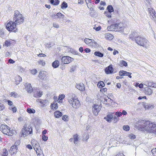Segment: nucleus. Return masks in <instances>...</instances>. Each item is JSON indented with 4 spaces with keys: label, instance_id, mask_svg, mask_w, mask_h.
Instances as JSON below:
<instances>
[{
    "label": "nucleus",
    "instance_id": "obj_1",
    "mask_svg": "<svg viewBox=\"0 0 156 156\" xmlns=\"http://www.w3.org/2000/svg\"><path fill=\"white\" fill-rule=\"evenodd\" d=\"M135 126L143 130L156 133V124L150 121L140 120L135 123Z\"/></svg>",
    "mask_w": 156,
    "mask_h": 156
},
{
    "label": "nucleus",
    "instance_id": "obj_2",
    "mask_svg": "<svg viewBox=\"0 0 156 156\" xmlns=\"http://www.w3.org/2000/svg\"><path fill=\"white\" fill-rule=\"evenodd\" d=\"M0 130L4 134L9 136H13L16 132L15 130L12 129L7 125L3 124L0 125Z\"/></svg>",
    "mask_w": 156,
    "mask_h": 156
},
{
    "label": "nucleus",
    "instance_id": "obj_3",
    "mask_svg": "<svg viewBox=\"0 0 156 156\" xmlns=\"http://www.w3.org/2000/svg\"><path fill=\"white\" fill-rule=\"evenodd\" d=\"M134 40L139 45L146 48H148L149 46L148 40L145 38L140 36L135 37Z\"/></svg>",
    "mask_w": 156,
    "mask_h": 156
},
{
    "label": "nucleus",
    "instance_id": "obj_4",
    "mask_svg": "<svg viewBox=\"0 0 156 156\" xmlns=\"http://www.w3.org/2000/svg\"><path fill=\"white\" fill-rule=\"evenodd\" d=\"M70 98V99L69 100V103L70 105L74 108L76 109L79 108L81 104L76 95L73 94H72Z\"/></svg>",
    "mask_w": 156,
    "mask_h": 156
},
{
    "label": "nucleus",
    "instance_id": "obj_5",
    "mask_svg": "<svg viewBox=\"0 0 156 156\" xmlns=\"http://www.w3.org/2000/svg\"><path fill=\"white\" fill-rule=\"evenodd\" d=\"M33 133V128L29 125L25 124L22 129L21 133L23 137H25Z\"/></svg>",
    "mask_w": 156,
    "mask_h": 156
},
{
    "label": "nucleus",
    "instance_id": "obj_6",
    "mask_svg": "<svg viewBox=\"0 0 156 156\" xmlns=\"http://www.w3.org/2000/svg\"><path fill=\"white\" fill-rule=\"evenodd\" d=\"M31 144L36 152L37 156H44L38 142L35 140H32Z\"/></svg>",
    "mask_w": 156,
    "mask_h": 156
},
{
    "label": "nucleus",
    "instance_id": "obj_7",
    "mask_svg": "<svg viewBox=\"0 0 156 156\" xmlns=\"http://www.w3.org/2000/svg\"><path fill=\"white\" fill-rule=\"evenodd\" d=\"M13 20L16 24L19 25L23 22V17L22 15L20 13L19 11L16 10L15 11Z\"/></svg>",
    "mask_w": 156,
    "mask_h": 156
},
{
    "label": "nucleus",
    "instance_id": "obj_8",
    "mask_svg": "<svg viewBox=\"0 0 156 156\" xmlns=\"http://www.w3.org/2000/svg\"><path fill=\"white\" fill-rule=\"evenodd\" d=\"M6 29L9 32H16L17 31L18 29L16 27V24L12 21H10L8 22L6 26Z\"/></svg>",
    "mask_w": 156,
    "mask_h": 156
},
{
    "label": "nucleus",
    "instance_id": "obj_9",
    "mask_svg": "<svg viewBox=\"0 0 156 156\" xmlns=\"http://www.w3.org/2000/svg\"><path fill=\"white\" fill-rule=\"evenodd\" d=\"M43 92L38 88L34 89L33 92V96L34 98H39L43 95Z\"/></svg>",
    "mask_w": 156,
    "mask_h": 156
},
{
    "label": "nucleus",
    "instance_id": "obj_10",
    "mask_svg": "<svg viewBox=\"0 0 156 156\" xmlns=\"http://www.w3.org/2000/svg\"><path fill=\"white\" fill-rule=\"evenodd\" d=\"M149 13L152 16L154 21L156 20V12L152 8H149L148 9Z\"/></svg>",
    "mask_w": 156,
    "mask_h": 156
},
{
    "label": "nucleus",
    "instance_id": "obj_11",
    "mask_svg": "<svg viewBox=\"0 0 156 156\" xmlns=\"http://www.w3.org/2000/svg\"><path fill=\"white\" fill-rule=\"evenodd\" d=\"M36 101L39 102L40 104V106L41 107H44L47 105L48 104V101L47 100H43L41 99H37Z\"/></svg>",
    "mask_w": 156,
    "mask_h": 156
},
{
    "label": "nucleus",
    "instance_id": "obj_12",
    "mask_svg": "<svg viewBox=\"0 0 156 156\" xmlns=\"http://www.w3.org/2000/svg\"><path fill=\"white\" fill-rule=\"evenodd\" d=\"M25 89L28 93H31L33 92V89L30 83H26L25 84Z\"/></svg>",
    "mask_w": 156,
    "mask_h": 156
},
{
    "label": "nucleus",
    "instance_id": "obj_13",
    "mask_svg": "<svg viewBox=\"0 0 156 156\" xmlns=\"http://www.w3.org/2000/svg\"><path fill=\"white\" fill-rule=\"evenodd\" d=\"M114 113H109L107 115L106 117L104 118V119H106V121L109 122H111V119H113L114 118Z\"/></svg>",
    "mask_w": 156,
    "mask_h": 156
},
{
    "label": "nucleus",
    "instance_id": "obj_14",
    "mask_svg": "<svg viewBox=\"0 0 156 156\" xmlns=\"http://www.w3.org/2000/svg\"><path fill=\"white\" fill-rule=\"evenodd\" d=\"M119 75L120 76H128L130 78H131L132 77L131 76L132 73H129L123 70H121L119 72Z\"/></svg>",
    "mask_w": 156,
    "mask_h": 156
},
{
    "label": "nucleus",
    "instance_id": "obj_15",
    "mask_svg": "<svg viewBox=\"0 0 156 156\" xmlns=\"http://www.w3.org/2000/svg\"><path fill=\"white\" fill-rule=\"evenodd\" d=\"M113 71L112 65H110L105 69V71L107 74L112 73Z\"/></svg>",
    "mask_w": 156,
    "mask_h": 156
},
{
    "label": "nucleus",
    "instance_id": "obj_16",
    "mask_svg": "<svg viewBox=\"0 0 156 156\" xmlns=\"http://www.w3.org/2000/svg\"><path fill=\"white\" fill-rule=\"evenodd\" d=\"M15 82L16 85H18L22 80V78L19 75H16L15 77Z\"/></svg>",
    "mask_w": 156,
    "mask_h": 156
},
{
    "label": "nucleus",
    "instance_id": "obj_17",
    "mask_svg": "<svg viewBox=\"0 0 156 156\" xmlns=\"http://www.w3.org/2000/svg\"><path fill=\"white\" fill-rule=\"evenodd\" d=\"M60 65L59 61L58 60H56L52 63V66L54 68H57Z\"/></svg>",
    "mask_w": 156,
    "mask_h": 156
},
{
    "label": "nucleus",
    "instance_id": "obj_18",
    "mask_svg": "<svg viewBox=\"0 0 156 156\" xmlns=\"http://www.w3.org/2000/svg\"><path fill=\"white\" fill-rule=\"evenodd\" d=\"M18 147L17 146L13 145L10 148L9 151L14 154L17 152Z\"/></svg>",
    "mask_w": 156,
    "mask_h": 156
},
{
    "label": "nucleus",
    "instance_id": "obj_19",
    "mask_svg": "<svg viewBox=\"0 0 156 156\" xmlns=\"http://www.w3.org/2000/svg\"><path fill=\"white\" fill-rule=\"evenodd\" d=\"M119 24H114L108 27L107 29L108 30L112 31L113 28L116 29L117 27H119Z\"/></svg>",
    "mask_w": 156,
    "mask_h": 156
},
{
    "label": "nucleus",
    "instance_id": "obj_20",
    "mask_svg": "<svg viewBox=\"0 0 156 156\" xmlns=\"http://www.w3.org/2000/svg\"><path fill=\"white\" fill-rule=\"evenodd\" d=\"M51 108L53 110H55L58 108V104L56 101H54L51 105Z\"/></svg>",
    "mask_w": 156,
    "mask_h": 156
},
{
    "label": "nucleus",
    "instance_id": "obj_21",
    "mask_svg": "<svg viewBox=\"0 0 156 156\" xmlns=\"http://www.w3.org/2000/svg\"><path fill=\"white\" fill-rule=\"evenodd\" d=\"M76 87L77 89L81 91H83L85 89V87L84 84L83 83H80L76 86Z\"/></svg>",
    "mask_w": 156,
    "mask_h": 156
},
{
    "label": "nucleus",
    "instance_id": "obj_22",
    "mask_svg": "<svg viewBox=\"0 0 156 156\" xmlns=\"http://www.w3.org/2000/svg\"><path fill=\"white\" fill-rule=\"evenodd\" d=\"M44 71H40L39 74V77L42 80H43L46 76V75Z\"/></svg>",
    "mask_w": 156,
    "mask_h": 156
},
{
    "label": "nucleus",
    "instance_id": "obj_23",
    "mask_svg": "<svg viewBox=\"0 0 156 156\" xmlns=\"http://www.w3.org/2000/svg\"><path fill=\"white\" fill-rule=\"evenodd\" d=\"M145 93L148 95H151L152 93V91L151 89L146 87L144 88Z\"/></svg>",
    "mask_w": 156,
    "mask_h": 156
},
{
    "label": "nucleus",
    "instance_id": "obj_24",
    "mask_svg": "<svg viewBox=\"0 0 156 156\" xmlns=\"http://www.w3.org/2000/svg\"><path fill=\"white\" fill-rule=\"evenodd\" d=\"M54 114L55 117L56 118H59L62 115V113L58 111H56Z\"/></svg>",
    "mask_w": 156,
    "mask_h": 156
},
{
    "label": "nucleus",
    "instance_id": "obj_25",
    "mask_svg": "<svg viewBox=\"0 0 156 156\" xmlns=\"http://www.w3.org/2000/svg\"><path fill=\"white\" fill-rule=\"evenodd\" d=\"M65 98V95L64 94H60L58 97V102L59 103H62V100Z\"/></svg>",
    "mask_w": 156,
    "mask_h": 156
},
{
    "label": "nucleus",
    "instance_id": "obj_26",
    "mask_svg": "<svg viewBox=\"0 0 156 156\" xmlns=\"http://www.w3.org/2000/svg\"><path fill=\"white\" fill-rule=\"evenodd\" d=\"M62 62L64 64L68 63V57L67 56H64L62 57Z\"/></svg>",
    "mask_w": 156,
    "mask_h": 156
},
{
    "label": "nucleus",
    "instance_id": "obj_27",
    "mask_svg": "<svg viewBox=\"0 0 156 156\" xmlns=\"http://www.w3.org/2000/svg\"><path fill=\"white\" fill-rule=\"evenodd\" d=\"M85 43L88 45H91L92 42H93V40L88 38H86L84 40Z\"/></svg>",
    "mask_w": 156,
    "mask_h": 156
},
{
    "label": "nucleus",
    "instance_id": "obj_28",
    "mask_svg": "<svg viewBox=\"0 0 156 156\" xmlns=\"http://www.w3.org/2000/svg\"><path fill=\"white\" fill-rule=\"evenodd\" d=\"M79 138V136L77 134L73 136L74 143L75 144H77Z\"/></svg>",
    "mask_w": 156,
    "mask_h": 156
},
{
    "label": "nucleus",
    "instance_id": "obj_29",
    "mask_svg": "<svg viewBox=\"0 0 156 156\" xmlns=\"http://www.w3.org/2000/svg\"><path fill=\"white\" fill-rule=\"evenodd\" d=\"M77 67V65L75 64L72 66L70 67V72L71 73L74 72Z\"/></svg>",
    "mask_w": 156,
    "mask_h": 156
},
{
    "label": "nucleus",
    "instance_id": "obj_30",
    "mask_svg": "<svg viewBox=\"0 0 156 156\" xmlns=\"http://www.w3.org/2000/svg\"><path fill=\"white\" fill-rule=\"evenodd\" d=\"M50 3L54 5H57L59 3V1L58 0H50Z\"/></svg>",
    "mask_w": 156,
    "mask_h": 156
},
{
    "label": "nucleus",
    "instance_id": "obj_31",
    "mask_svg": "<svg viewBox=\"0 0 156 156\" xmlns=\"http://www.w3.org/2000/svg\"><path fill=\"white\" fill-rule=\"evenodd\" d=\"M8 154V152L7 150L5 148H4L2 150L1 155L2 156H6Z\"/></svg>",
    "mask_w": 156,
    "mask_h": 156
},
{
    "label": "nucleus",
    "instance_id": "obj_32",
    "mask_svg": "<svg viewBox=\"0 0 156 156\" xmlns=\"http://www.w3.org/2000/svg\"><path fill=\"white\" fill-rule=\"evenodd\" d=\"M10 96L11 97H13L14 98H16L17 97H19V95H18V94L17 93L15 92H12L10 94Z\"/></svg>",
    "mask_w": 156,
    "mask_h": 156
},
{
    "label": "nucleus",
    "instance_id": "obj_33",
    "mask_svg": "<svg viewBox=\"0 0 156 156\" xmlns=\"http://www.w3.org/2000/svg\"><path fill=\"white\" fill-rule=\"evenodd\" d=\"M144 107L145 109H152L153 108V105H151L149 104H145L144 105Z\"/></svg>",
    "mask_w": 156,
    "mask_h": 156
},
{
    "label": "nucleus",
    "instance_id": "obj_34",
    "mask_svg": "<svg viewBox=\"0 0 156 156\" xmlns=\"http://www.w3.org/2000/svg\"><path fill=\"white\" fill-rule=\"evenodd\" d=\"M12 44L11 41H10L6 40L5 41L4 44H3V46L8 47L10 46Z\"/></svg>",
    "mask_w": 156,
    "mask_h": 156
},
{
    "label": "nucleus",
    "instance_id": "obj_35",
    "mask_svg": "<svg viewBox=\"0 0 156 156\" xmlns=\"http://www.w3.org/2000/svg\"><path fill=\"white\" fill-rule=\"evenodd\" d=\"M94 55L97 56L102 57L103 56V54L99 51H96L94 53Z\"/></svg>",
    "mask_w": 156,
    "mask_h": 156
},
{
    "label": "nucleus",
    "instance_id": "obj_36",
    "mask_svg": "<svg viewBox=\"0 0 156 156\" xmlns=\"http://www.w3.org/2000/svg\"><path fill=\"white\" fill-rule=\"evenodd\" d=\"M27 112L30 114L34 113L35 112V111L34 109L30 108H28L27 109Z\"/></svg>",
    "mask_w": 156,
    "mask_h": 156
},
{
    "label": "nucleus",
    "instance_id": "obj_37",
    "mask_svg": "<svg viewBox=\"0 0 156 156\" xmlns=\"http://www.w3.org/2000/svg\"><path fill=\"white\" fill-rule=\"evenodd\" d=\"M98 86L100 88H101L105 86V84L102 81H100L98 83Z\"/></svg>",
    "mask_w": 156,
    "mask_h": 156
},
{
    "label": "nucleus",
    "instance_id": "obj_38",
    "mask_svg": "<svg viewBox=\"0 0 156 156\" xmlns=\"http://www.w3.org/2000/svg\"><path fill=\"white\" fill-rule=\"evenodd\" d=\"M68 5L65 2H63L61 5V7L62 9L66 8L67 7Z\"/></svg>",
    "mask_w": 156,
    "mask_h": 156
},
{
    "label": "nucleus",
    "instance_id": "obj_39",
    "mask_svg": "<svg viewBox=\"0 0 156 156\" xmlns=\"http://www.w3.org/2000/svg\"><path fill=\"white\" fill-rule=\"evenodd\" d=\"M120 66H126L127 65V62L124 61V60H122L120 62Z\"/></svg>",
    "mask_w": 156,
    "mask_h": 156
},
{
    "label": "nucleus",
    "instance_id": "obj_40",
    "mask_svg": "<svg viewBox=\"0 0 156 156\" xmlns=\"http://www.w3.org/2000/svg\"><path fill=\"white\" fill-rule=\"evenodd\" d=\"M108 12H111L113 11V8L111 5H109L107 7Z\"/></svg>",
    "mask_w": 156,
    "mask_h": 156
},
{
    "label": "nucleus",
    "instance_id": "obj_41",
    "mask_svg": "<svg viewBox=\"0 0 156 156\" xmlns=\"http://www.w3.org/2000/svg\"><path fill=\"white\" fill-rule=\"evenodd\" d=\"M93 108L95 109L98 111H99L101 109L100 106L98 105H94V106H93Z\"/></svg>",
    "mask_w": 156,
    "mask_h": 156
},
{
    "label": "nucleus",
    "instance_id": "obj_42",
    "mask_svg": "<svg viewBox=\"0 0 156 156\" xmlns=\"http://www.w3.org/2000/svg\"><path fill=\"white\" fill-rule=\"evenodd\" d=\"M69 51L71 53L74 54L78 55V53L72 48H70Z\"/></svg>",
    "mask_w": 156,
    "mask_h": 156
},
{
    "label": "nucleus",
    "instance_id": "obj_43",
    "mask_svg": "<svg viewBox=\"0 0 156 156\" xmlns=\"http://www.w3.org/2000/svg\"><path fill=\"white\" fill-rule=\"evenodd\" d=\"M30 73L33 75L36 74L37 72V70L36 69H34L31 70L30 71Z\"/></svg>",
    "mask_w": 156,
    "mask_h": 156
},
{
    "label": "nucleus",
    "instance_id": "obj_44",
    "mask_svg": "<svg viewBox=\"0 0 156 156\" xmlns=\"http://www.w3.org/2000/svg\"><path fill=\"white\" fill-rule=\"evenodd\" d=\"M94 29L95 30L97 31H98L100 30L101 29V27L100 26H96L95 25L93 27Z\"/></svg>",
    "mask_w": 156,
    "mask_h": 156
},
{
    "label": "nucleus",
    "instance_id": "obj_45",
    "mask_svg": "<svg viewBox=\"0 0 156 156\" xmlns=\"http://www.w3.org/2000/svg\"><path fill=\"white\" fill-rule=\"evenodd\" d=\"M38 62L39 65H41L42 66H44L45 64V62L43 60H40L38 61Z\"/></svg>",
    "mask_w": 156,
    "mask_h": 156
},
{
    "label": "nucleus",
    "instance_id": "obj_46",
    "mask_svg": "<svg viewBox=\"0 0 156 156\" xmlns=\"http://www.w3.org/2000/svg\"><path fill=\"white\" fill-rule=\"evenodd\" d=\"M92 111L95 115H97L99 112L97 111L95 109L93 108H92Z\"/></svg>",
    "mask_w": 156,
    "mask_h": 156
},
{
    "label": "nucleus",
    "instance_id": "obj_47",
    "mask_svg": "<svg viewBox=\"0 0 156 156\" xmlns=\"http://www.w3.org/2000/svg\"><path fill=\"white\" fill-rule=\"evenodd\" d=\"M153 82L152 81H148L146 83V85L147 86L152 87Z\"/></svg>",
    "mask_w": 156,
    "mask_h": 156
},
{
    "label": "nucleus",
    "instance_id": "obj_48",
    "mask_svg": "<svg viewBox=\"0 0 156 156\" xmlns=\"http://www.w3.org/2000/svg\"><path fill=\"white\" fill-rule=\"evenodd\" d=\"M56 16L58 17V18H62L64 16L60 12L56 14Z\"/></svg>",
    "mask_w": 156,
    "mask_h": 156
},
{
    "label": "nucleus",
    "instance_id": "obj_49",
    "mask_svg": "<svg viewBox=\"0 0 156 156\" xmlns=\"http://www.w3.org/2000/svg\"><path fill=\"white\" fill-rule=\"evenodd\" d=\"M129 138L132 139H134L136 138V136L133 134H130L129 135Z\"/></svg>",
    "mask_w": 156,
    "mask_h": 156
},
{
    "label": "nucleus",
    "instance_id": "obj_50",
    "mask_svg": "<svg viewBox=\"0 0 156 156\" xmlns=\"http://www.w3.org/2000/svg\"><path fill=\"white\" fill-rule=\"evenodd\" d=\"M10 109L12 110L13 113L16 112L17 111L16 108L14 106H12Z\"/></svg>",
    "mask_w": 156,
    "mask_h": 156
},
{
    "label": "nucleus",
    "instance_id": "obj_51",
    "mask_svg": "<svg viewBox=\"0 0 156 156\" xmlns=\"http://www.w3.org/2000/svg\"><path fill=\"white\" fill-rule=\"evenodd\" d=\"M123 129L124 130L128 131L129 129V127L128 126H124L123 127Z\"/></svg>",
    "mask_w": 156,
    "mask_h": 156
},
{
    "label": "nucleus",
    "instance_id": "obj_52",
    "mask_svg": "<svg viewBox=\"0 0 156 156\" xmlns=\"http://www.w3.org/2000/svg\"><path fill=\"white\" fill-rule=\"evenodd\" d=\"M5 107L3 104L0 103V111H2L5 109Z\"/></svg>",
    "mask_w": 156,
    "mask_h": 156
},
{
    "label": "nucleus",
    "instance_id": "obj_53",
    "mask_svg": "<svg viewBox=\"0 0 156 156\" xmlns=\"http://www.w3.org/2000/svg\"><path fill=\"white\" fill-rule=\"evenodd\" d=\"M20 140H18L16 141L15 142L14 145L16 146L17 147V146L20 145Z\"/></svg>",
    "mask_w": 156,
    "mask_h": 156
},
{
    "label": "nucleus",
    "instance_id": "obj_54",
    "mask_svg": "<svg viewBox=\"0 0 156 156\" xmlns=\"http://www.w3.org/2000/svg\"><path fill=\"white\" fill-rule=\"evenodd\" d=\"M42 139L44 141H47L48 139V137L45 135H42Z\"/></svg>",
    "mask_w": 156,
    "mask_h": 156
},
{
    "label": "nucleus",
    "instance_id": "obj_55",
    "mask_svg": "<svg viewBox=\"0 0 156 156\" xmlns=\"http://www.w3.org/2000/svg\"><path fill=\"white\" fill-rule=\"evenodd\" d=\"M115 115L117 117H120L122 115V113L120 112H117L115 113Z\"/></svg>",
    "mask_w": 156,
    "mask_h": 156
},
{
    "label": "nucleus",
    "instance_id": "obj_56",
    "mask_svg": "<svg viewBox=\"0 0 156 156\" xmlns=\"http://www.w3.org/2000/svg\"><path fill=\"white\" fill-rule=\"evenodd\" d=\"M134 34H130L129 36V38L131 39V40H133V39L134 40V38L135 37H134Z\"/></svg>",
    "mask_w": 156,
    "mask_h": 156
},
{
    "label": "nucleus",
    "instance_id": "obj_57",
    "mask_svg": "<svg viewBox=\"0 0 156 156\" xmlns=\"http://www.w3.org/2000/svg\"><path fill=\"white\" fill-rule=\"evenodd\" d=\"M37 56L38 57H45L46 56V55L45 54H43V53H40V54H39L37 55Z\"/></svg>",
    "mask_w": 156,
    "mask_h": 156
},
{
    "label": "nucleus",
    "instance_id": "obj_58",
    "mask_svg": "<svg viewBox=\"0 0 156 156\" xmlns=\"http://www.w3.org/2000/svg\"><path fill=\"white\" fill-rule=\"evenodd\" d=\"M53 26L54 27L58 28L59 27V25L56 23H54L53 24Z\"/></svg>",
    "mask_w": 156,
    "mask_h": 156
},
{
    "label": "nucleus",
    "instance_id": "obj_59",
    "mask_svg": "<svg viewBox=\"0 0 156 156\" xmlns=\"http://www.w3.org/2000/svg\"><path fill=\"white\" fill-rule=\"evenodd\" d=\"M118 31H120L122 30H123V28L122 27H120V25L119 26V27H117L116 28Z\"/></svg>",
    "mask_w": 156,
    "mask_h": 156
},
{
    "label": "nucleus",
    "instance_id": "obj_60",
    "mask_svg": "<svg viewBox=\"0 0 156 156\" xmlns=\"http://www.w3.org/2000/svg\"><path fill=\"white\" fill-rule=\"evenodd\" d=\"M68 116L66 115H64L62 117V119L65 121L67 120Z\"/></svg>",
    "mask_w": 156,
    "mask_h": 156
},
{
    "label": "nucleus",
    "instance_id": "obj_61",
    "mask_svg": "<svg viewBox=\"0 0 156 156\" xmlns=\"http://www.w3.org/2000/svg\"><path fill=\"white\" fill-rule=\"evenodd\" d=\"M8 62L10 64H13L15 62V61L12 59H10L8 60Z\"/></svg>",
    "mask_w": 156,
    "mask_h": 156
},
{
    "label": "nucleus",
    "instance_id": "obj_62",
    "mask_svg": "<svg viewBox=\"0 0 156 156\" xmlns=\"http://www.w3.org/2000/svg\"><path fill=\"white\" fill-rule=\"evenodd\" d=\"M92 44V45L94 46L95 47L97 46V43L94 40H93V42H92L91 44Z\"/></svg>",
    "mask_w": 156,
    "mask_h": 156
},
{
    "label": "nucleus",
    "instance_id": "obj_63",
    "mask_svg": "<svg viewBox=\"0 0 156 156\" xmlns=\"http://www.w3.org/2000/svg\"><path fill=\"white\" fill-rule=\"evenodd\" d=\"M26 147L30 150H31L33 148L32 146L30 144H28L27 145Z\"/></svg>",
    "mask_w": 156,
    "mask_h": 156
},
{
    "label": "nucleus",
    "instance_id": "obj_64",
    "mask_svg": "<svg viewBox=\"0 0 156 156\" xmlns=\"http://www.w3.org/2000/svg\"><path fill=\"white\" fill-rule=\"evenodd\" d=\"M7 101L8 102V104L9 105L11 106L12 105L13 103L12 101H11L10 100H8Z\"/></svg>",
    "mask_w": 156,
    "mask_h": 156
}]
</instances>
